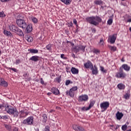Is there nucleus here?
<instances>
[{"mask_svg": "<svg viewBox=\"0 0 131 131\" xmlns=\"http://www.w3.org/2000/svg\"><path fill=\"white\" fill-rule=\"evenodd\" d=\"M117 87L119 90H124L125 89V85L121 83L118 84Z\"/></svg>", "mask_w": 131, "mask_h": 131, "instance_id": "obj_22", "label": "nucleus"}, {"mask_svg": "<svg viewBox=\"0 0 131 131\" xmlns=\"http://www.w3.org/2000/svg\"><path fill=\"white\" fill-rule=\"evenodd\" d=\"M112 23H113V18H110L107 20L108 25H112Z\"/></svg>", "mask_w": 131, "mask_h": 131, "instance_id": "obj_36", "label": "nucleus"}, {"mask_svg": "<svg viewBox=\"0 0 131 131\" xmlns=\"http://www.w3.org/2000/svg\"><path fill=\"white\" fill-rule=\"evenodd\" d=\"M6 17V14L4 11L0 12V18H4Z\"/></svg>", "mask_w": 131, "mask_h": 131, "instance_id": "obj_38", "label": "nucleus"}, {"mask_svg": "<svg viewBox=\"0 0 131 131\" xmlns=\"http://www.w3.org/2000/svg\"><path fill=\"white\" fill-rule=\"evenodd\" d=\"M44 131H50V126H46Z\"/></svg>", "mask_w": 131, "mask_h": 131, "instance_id": "obj_46", "label": "nucleus"}, {"mask_svg": "<svg viewBox=\"0 0 131 131\" xmlns=\"http://www.w3.org/2000/svg\"><path fill=\"white\" fill-rule=\"evenodd\" d=\"M64 54H61L60 57L61 58V59H63V60H66V57H64Z\"/></svg>", "mask_w": 131, "mask_h": 131, "instance_id": "obj_53", "label": "nucleus"}, {"mask_svg": "<svg viewBox=\"0 0 131 131\" xmlns=\"http://www.w3.org/2000/svg\"><path fill=\"white\" fill-rule=\"evenodd\" d=\"M120 68H122V70L125 71H129L130 70V67L128 66L127 64H123Z\"/></svg>", "mask_w": 131, "mask_h": 131, "instance_id": "obj_13", "label": "nucleus"}, {"mask_svg": "<svg viewBox=\"0 0 131 131\" xmlns=\"http://www.w3.org/2000/svg\"><path fill=\"white\" fill-rule=\"evenodd\" d=\"M13 32H15V33H23V32L22 30L18 28H13Z\"/></svg>", "mask_w": 131, "mask_h": 131, "instance_id": "obj_19", "label": "nucleus"}, {"mask_svg": "<svg viewBox=\"0 0 131 131\" xmlns=\"http://www.w3.org/2000/svg\"><path fill=\"white\" fill-rule=\"evenodd\" d=\"M9 69L10 70H12V71H14V72H18V70H17L16 69H15L14 68H10Z\"/></svg>", "mask_w": 131, "mask_h": 131, "instance_id": "obj_47", "label": "nucleus"}, {"mask_svg": "<svg viewBox=\"0 0 131 131\" xmlns=\"http://www.w3.org/2000/svg\"><path fill=\"white\" fill-rule=\"evenodd\" d=\"M23 76H24V77H25L26 79H27V73H26L25 74H24Z\"/></svg>", "mask_w": 131, "mask_h": 131, "instance_id": "obj_58", "label": "nucleus"}, {"mask_svg": "<svg viewBox=\"0 0 131 131\" xmlns=\"http://www.w3.org/2000/svg\"><path fill=\"white\" fill-rule=\"evenodd\" d=\"M52 46L51 44H48V45L46 46V50L49 51V52H52Z\"/></svg>", "mask_w": 131, "mask_h": 131, "instance_id": "obj_29", "label": "nucleus"}, {"mask_svg": "<svg viewBox=\"0 0 131 131\" xmlns=\"http://www.w3.org/2000/svg\"><path fill=\"white\" fill-rule=\"evenodd\" d=\"M39 60V57L37 56H33L30 58V61H33V62H37Z\"/></svg>", "mask_w": 131, "mask_h": 131, "instance_id": "obj_17", "label": "nucleus"}, {"mask_svg": "<svg viewBox=\"0 0 131 131\" xmlns=\"http://www.w3.org/2000/svg\"><path fill=\"white\" fill-rule=\"evenodd\" d=\"M27 80H28V81H29V80H31V78L29 77L27 79Z\"/></svg>", "mask_w": 131, "mask_h": 131, "instance_id": "obj_61", "label": "nucleus"}, {"mask_svg": "<svg viewBox=\"0 0 131 131\" xmlns=\"http://www.w3.org/2000/svg\"><path fill=\"white\" fill-rule=\"evenodd\" d=\"M4 33H8L7 31L4 30Z\"/></svg>", "mask_w": 131, "mask_h": 131, "instance_id": "obj_63", "label": "nucleus"}, {"mask_svg": "<svg viewBox=\"0 0 131 131\" xmlns=\"http://www.w3.org/2000/svg\"><path fill=\"white\" fill-rule=\"evenodd\" d=\"M89 100V96L87 95H84L82 96V101H84V102H86Z\"/></svg>", "mask_w": 131, "mask_h": 131, "instance_id": "obj_31", "label": "nucleus"}, {"mask_svg": "<svg viewBox=\"0 0 131 131\" xmlns=\"http://www.w3.org/2000/svg\"><path fill=\"white\" fill-rule=\"evenodd\" d=\"M18 35H19V36H24V34L23 33L18 34Z\"/></svg>", "mask_w": 131, "mask_h": 131, "instance_id": "obj_59", "label": "nucleus"}, {"mask_svg": "<svg viewBox=\"0 0 131 131\" xmlns=\"http://www.w3.org/2000/svg\"><path fill=\"white\" fill-rule=\"evenodd\" d=\"M123 116H124L123 113H120L119 112H117L116 114V117L118 120H120V119L122 118Z\"/></svg>", "mask_w": 131, "mask_h": 131, "instance_id": "obj_15", "label": "nucleus"}, {"mask_svg": "<svg viewBox=\"0 0 131 131\" xmlns=\"http://www.w3.org/2000/svg\"><path fill=\"white\" fill-rule=\"evenodd\" d=\"M47 95H48V96H51V95H52V93H51V92H48V93H47Z\"/></svg>", "mask_w": 131, "mask_h": 131, "instance_id": "obj_60", "label": "nucleus"}, {"mask_svg": "<svg viewBox=\"0 0 131 131\" xmlns=\"http://www.w3.org/2000/svg\"><path fill=\"white\" fill-rule=\"evenodd\" d=\"M71 82V81L70 80H67L66 82V85H69Z\"/></svg>", "mask_w": 131, "mask_h": 131, "instance_id": "obj_48", "label": "nucleus"}, {"mask_svg": "<svg viewBox=\"0 0 131 131\" xmlns=\"http://www.w3.org/2000/svg\"><path fill=\"white\" fill-rule=\"evenodd\" d=\"M115 77L123 79V78L126 77V74L124 73L122 68H121L119 69V71L116 73Z\"/></svg>", "mask_w": 131, "mask_h": 131, "instance_id": "obj_5", "label": "nucleus"}, {"mask_svg": "<svg viewBox=\"0 0 131 131\" xmlns=\"http://www.w3.org/2000/svg\"><path fill=\"white\" fill-rule=\"evenodd\" d=\"M2 119H4L5 120H7V119H9V116L7 115H5L2 116Z\"/></svg>", "mask_w": 131, "mask_h": 131, "instance_id": "obj_45", "label": "nucleus"}, {"mask_svg": "<svg viewBox=\"0 0 131 131\" xmlns=\"http://www.w3.org/2000/svg\"><path fill=\"white\" fill-rule=\"evenodd\" d=\"M73 128L74 129V130L82 131V127L79 126V125H74L73 126Z\"/></svg>", "mask_w": 131, "mask_h": 131, "instance_id": "obj_14", "label": "nucleus"}, {"mask_svg": "<svg viewBox=\"0 0 131 131\" xmlns=\"http://www.w3.org/2000/svg\"><path fill=\"white\" fill-rule=\"evenodd\" d=\"M18 114H19L20 118H26L28 116V114H29V112L26 109H23L19 111Z\"/></svg>", "mask_w": 131, "mask_h": 131, "instance_id": "obj_8", "label": "nucleus"}, {"mask_svg": "<svg viewBox=\"0 0 131 131\" xmlns=\"http://www.w3.org/2000/svg\"><path fill=\"white\" fill-rule=\"evenodd\" d=\"M73 52H74V53H76V54L77 53H78V52L79 51V48H78V47H75L74 48H73Z\"/></svg>", "mask_w": 131, "mask_h": 131, "instance_id": "obj_34", "label": "nucleus"}, {"mask_svg": "<svg viewBox=\"0 0 131 131\" xmlns=\"http://www.w3.org/2000/svg\"><path fill=\"white\" fill-rule=\"evenodd\" d=\"M55 81H57V82H58V83H60L61 82V80H62V77L61 76L56 77L54 79Z\"/></svg>", "mask_w": 131, "mask_h": 131, "instance_id": "obj_33", "label": "nucleus"}, {"mask_svg": "<svg viewBox=\"0 0 131 131\" xmlns=\"http://www.w3.org/2000/svg\"><path fill=\"white\" fill-rule=\"evenodd\" d=\"M26 39L28 42H32L33 41V38L29 35L26 36Z\"/></svg>", "mask_w": 131, "mask_h": 131, "instance_id": "obj_21", "label": "nucleus"}, {"mask_svg": "<svg viewBox=\"0 0 131 131\" xmlns=\"http://www.w3.org/2000/svg\"><path fill=\"white\" fill-rule=\"evenodd\" d=\"M78 89L77 86H73L70 89L69 91H67L66 92V94L67 96H70L71 98H73L74 95H75V92L77 91Z\"/></svg>", "mask_w": 131, "mask_h": 131, "instance_id": "obj_4", "label": "nucleus"}, {"mask_svg": "<svg viewBox=\"0 0 131 131\" xmlns=\"http://www.w3.org/2000/svg\"><path fill=\"white\" fill-rule=\"evenodd\" d=\"M42 117L43 118L42 122L46 123V122H47V120H48V116H47V114H44L42 115Z\"/></svg>", "mask_w": 131, "mask_h": 131, "instance_id": "obj_28", "label": "nucleus"}, {"mask_svg": "<svg viewBox=\"0 0 131 131\" xmlns=\"http://www.w3.org/2000/svg\"><path fill=\"white\" fill-rule=\"evenodd\" d=\"M100 71L103 73H107V70L104 69V67H100Z\"/></svg>", "mask_w": 131, "mask_h": 131, "instance_id": "obj_41", "label": "nucleus"}, {"mask_svg": "<svg viewBox=\"0 0 131 131\" xmlns=\"http://www.w3.org/2000/svg\"><path fill=\"white\" fill-rule=\"evenodd\" d=\"M105 40H104V38H101L100 39V41L98 43L99 47H104V42Z\"/></svg>", "mask_w": 131, "mask_h": 131, "instance_id": "obj_24", "label": "nucleus"}, {"mask_svg": "<svg viewBox=\"0 0 131 131\" xmlns=\"http://www.w3.org/2000/svg\"><path fill=\"white\" fill-rule=\"evenodd\" d=\"M86 20L89 23L95 26L99 25V23H102V18L98 16L87 17L86 18Z\"/></svg>", "mask_w": 131, "mask_h": 131, "instance_id": "obj_1", "label": "nucleus"}, {"mask_svg": "<svg viewBox=\"0 0 131 131\" xmlns=\"http://www.w3.org/2000/svg\"><path fill=\"white\" fill-rule=\"evenodd\" d=\"M2 3H5V2H9V1L10 0H1Z\"/></svg>", "mask_w": 131, "mask_h": 131, "instance_id": "obj_57", "label": "nucleus"}, {"mask_svg": "<svg viewBox=\"0 0 131 131\" xmlns=\"http://www.w3.org/2000/svg\"><path fill=\"white\" fill-rule=\"evenodd\" d=\"M93 53H94V54H96V55H99V54L101 53V51L99 49H94L93 50Z\"/></svg>", "mask_w": 131, "mask_h": 131, "instance_id": "obj_32", "label": "nucleus"}, {"mask_svg": "<svg viewBox=\"0 0 131 131\" xmlns=\"http://www.w3.org/2000/svg\"><path fill=\"white\" fill-rule=\"evenodd\" d=\"M67 25H68V27H72L73 26V23L72 21H70V23H68Z\"/></svg>", "mask_w": 131, "mask_h": 131, "instance_id": "obj_43", "label": "nucleus"}, {"mask_svg": "<svg viewBox=\"0 0 131 131\" xmlns=\"http://www.w3.org/2000/svg\"><path fill=\"white\" fill-rule=\"evenodd\" d=\"M60 2L64 4V5H70V4H71L72 0H60Z\"/></svg>", "mask_w": 131, "mask_h": 131, "instance_id": "obj_26", "label": "nucleus"}, {"mask_svg": "<svg viewBox=\"0 0 131 131\" xmlns=\"http://www.w3.org/2000/svg\"><path fill=\"white\" fill-rule=\"evenodd\" d=\"M95 103H96V101H95V100H93V101H91L89 107H87L85 108L86 111H88V110H90V109H91V108L94 107V105H95Z\"/></svg>", "mask_w": 131, "mask_h": 131, "instance_id": "obj_16", "label": "nucleus"}, {"mask_svg": "<svg viewBox=\"0 0 131 131\" xmlns=\"http://www.w3.org/2000/svg\"><path fill=\"white\" fill-rule=\"evenodd\" d=\"M79 102H82V95H81L78 98Z\"/></svg>", "mask_w": 131, "mask_h": 131, "instance_id": "obj_49", "label": "nucleus"}, {"mask_svg": "<svg viewBox=\"0 0 131 131\" xmlns=\"http://www.w3.org/2000/svg\"><path fill=\"white\" fill-rule=\"evenodd\" d=\"M84 66L86 69H91L94 67V64H93L92 61L88 60L86 63L84 64Z\"/></svg>", "mask_w": 131, "mask_h": 131, "instance_id": "obj_11", "label": "nucleus"}, {"mask_svg": "<svg viewBox=\"0 0 131 131\" xmlns=\"http://www.w3.org/2000/svg\"><path fill=\"white\" fill-rule=\"evenodd\" d=\"M92 31L93 33H95V32H96V29L95 28L92 29Z\"/></svg>", "mask_w": 131, "mask_h": 131, "instance_id": "obj_56", "label": "nucleus"}, {"mask_svg": "<svg viewBox=\"0 0 131 131\" xmlns=\"http://www.w3.org/2000/svg\"><path fill=\"white\" fill-rule=\"evenodd\" d=\"M73 21V24H75V25H77V20H76V19H74Z\"/></svg>", "mask_w": 131, "mask_h": 131, "instance_id": "obj_52", "label": "nucleus"}, {"mask_svg": "<svg viewBox=\"0 0 131 131\" xmlns=\"http://www.w3.org/2000/svg\"><path fill=\"white\" fill-rule=\"evenodd\" d=\"M122 130L125 131L126 129H127V125L126 124L123 125L122 126Z\"/></svg>", "mask_w": 131, "mask_h": 131, "instance_id": "obj_42", "label": "nucleus"}, {"mask_svg": "<svg viewBox=\"0 0 131 131\" xmlns=\"http://www.w3.org/2000/svg\"><path fill=\"white\" fill-rule=\"evenodd\" d=\"M100 106L101 109V112H105L109 108L110 103L108 101H104L100 103Z\"/></svg>", "mask_w": 131, "mask_h": 131, "instance_id": "obj_7", "label": "nucleus"}, {"mask_svg": "<svg viewBox=\"0 0 131 131\" xmlns=\"http://www.w3.org/2000/svg\"><path fill=\"white\" fill-rule=\"evenodd\" d=\"M16 23L17 25L19 26V27H20L23 29H25V28L27 27V24H26L24 19H16Z\"/></svg>", "mask_w": 131, "mask_h": 131, "instance_id": "obj_6", "label": "nucleus"}, {"mask_svg": "<svg viewBox=\"0 0 131 131\" xmlns=\"http://www.w3.org/2000/svg\"><path fill=\"white\" fill-rule=\"evenodd\" d=\"M67 43H70L72 47H74V43H72L71 41H68Z\"/></svg>", "mask_w": 131, "mask_h": 131, "instance_id": "obj_51", "label": "nucleus"}, {"mask_svg": "<svg viewBox=\"0 0 131 131\" xmlns=\"http://www.w3.org/2000/svg\"><path fill=\"white\" fill-rule=\"evenodd\" d=\"M116 38H117V34H114L113 35L110 36L108 37V41H109L112 45L113 43H115Z\"/></svg>", "mask_w": 131, "mask_h": 131, "instance_id": "obj_9", "label": "nucleus"}, {"mask_svg": "<svg viewBox=\"0 0 131 131\" xmlns=\"http://www.w3.org/2000/svg\"><path fill=\"white\" fill-rule=\"evenodd\" d=\"M129 97H130V94H129V93H126L125 95H124V98L126 100L128 99V98H129Z\"/></svg>", "mask_w": 131, "mask_h": 131, "instance_id": "obj_37", "label": "nucleus"}, {"mask_svg": "<svg viewBox=\"0 0 131 131\" xmlns=\"http://www.w3.org/2000/svg\"><path fill=\"white\" fill-rule=\"evenodd\" d=\"M108 48L111 51H112L113 52L116 51V50H117V48L115 46H112L111 45H108Z\"/></svg>", "mask_w": 131, "mask_h": 131, "instance_id": "obj_27", "label": "nucleus"}, {"mask_svg": "<svg viewBox=\"0 0 131 131\" xmlns=\"http://www.w3.org/2000/svg\"><path fill=\"white\" fill-rule=\"evenodd\" d=\"M4 34L7 37H13V34L12 33H4Z\"/></svg>", "mask_w": 131, "mask_h": 131, "instance_id": "obj_40", "label": "nucleus"}, {"mask_svg": "<svg viewBox=\"0 0 131 131\" xmlns=\"http://www.w3.org/2000/svg\"><path fill=\"white\" fill-rule=\"evenodd\" d=\"M6 106V103H3L2 105H0L1 109H3Z\"/></svg>", "mask_w": 131, "mask_h": 131, "instance_id": "obj_50", "label": "nucleus"}, {"mask_svg": "<svg viewBox=\"0 0 131 131\" xmlns=\"http://www.w3.org/2000/svg\"><path fill=\"white\" fill-rule=\"evenodd\" d=\"M0 86H8V82L5 81V80L1 79V81H0Z\"/></svg>", "mask_w": 131, "mask_h": 131, "instance_id": "obj_20", "label": "nucleus"}, {"mask_svg": "<svg viewBox=\"0 0 131 131\" xmlns=\"http://www.w3.org/2000/svg\"><path fill=\"white\" fill-rule=\"evenodd\" d=\"M28 52H30L31 54H37L38 53V50L37 49H28Z\"/></svg>", "mask_w": 131, "mask_h": 131, "instance_id": "obj_25", "label": "nucleus"}, {"mask_svg": "<svg viewBox=\"0 0 131 131\" xmlns=\"http://www.w3.org/2000/svg\"><path fill=\"white\" fill-rule=\"evenodd\" d=\"M127 22H129V23H130V22H131V18L128 19L127 20Z\"/></svg>", "mask_w": 131, "mask_h": 131, "instance_id": "obj_62", "label": "nucleus"}, {"mask_svg": "<svg viewBox=\"0 0 131 131\" xmlns=\"http://www.w3.org/2000/svg\"><path fill=\"white\" fill-rule=\"evenodd\" d=\"M32 25H28L26 28V31L28 33H30L33 30Z\"/></svg>", "mask_w": 131, "mask_h": 131, "instance_id": "obj_18", "label": "nucleus"}, {"mask_svg": "<svg viewBox=\"0 0 131 131\" xmlns=\"http://www.w3.org/2000/svg\"><path fill=\"white\" fill-rule=\"evenodd\" d=\"M34 119L33 116H31L24 120L21 123L24 124V125H32V124H33Z\"/></svg>", "mask_w": 131, "mask_h": 131, "instance_id": "obj_3", "label": "nucleus"}, {"mask_svg": "<svg viewBox=\"0 0 131 131\" xmlns=\"http://www.w3.org/2000/svg\"><path fill=\"white\" fill-rule=\"evenodd\" d=\"M20 63H21V60H20V59H16L15 62L16 65H18V64H20Z\"/></svg>", "mask_w": 131, "mask_h": 131, "instance_id": "obj_44", "label": "nucleus"}, {"mask_svg": "<svg viewBox=\"0 0 131 131\" xmlns=\"http://www.w3.org/2000/svg\"><path fill=\"white\" fill-rule=\"evenodd\" d=\"M71 71L73 74H78V69H77L75 68H72Z\"/></svg>", "mask_w": 131, "mask_h": 131, "instance_id": "obj_23", "label": "nucleus"}, {"mask_svg": "<svg viewBox=\"0 0 131 131\" xmlns=\"http://www.w3.org/2000/svg\"><path fill=\"white\" fill-rule=\"evenodd\" d=\"M5 111L7 112L8 110H9L10 108V106H9V104L5 103V106H4Z\"/></svg>", "mask_w": 131, "mask_h": 131, "instance_id": "obj_39", "label": "nucleus"}, {"mask_svg": "<svg viewBox=\"0 0 131 131\" xmlns=\"http://www.w3.org/2000/svg\"><path fill=\"white\" fill-rule=\"evenodd\" d=\"M12 130L13 131H18V128L14 127Z\"/></svg>", "mask_w": 131, "mask_h": 131, "instance_id": "obj_55", "label": "nucleus"}, {"mask_svg": "<svg viewBox=\"0 0 131 131\" xmlns=\"http://www.w3.org/2000/svg\"><path fill=\"white\" fill-rule=\"evenodd\" d=\"M95 5H102L103 4V1L102 0H95L94 1Z\"/></svg>", "mask_w": 131, "mask_h": 131, "instance_id": "obj_30", "label": "nucleus"}, {"mask_svg": "<svg viewBox=\"0 0 131 131\" xmlns=\"http://www.w3.org/2000/svg\"><path fill=\"white\" fill-rule=\"evenodd\" d=\"M118 129V126H116V128H115V129Z\"/></svg>", "mask_w": 131, "mask_h": 131, "instance_id": "obj_64", "label": "nucleus"}, {"mask_svg": "<svg viewBox=\"0 0 131 131\" xmlns=\"http://www.w3.org/2000/svg\"><path fill=\"white\" fill-rule=\"evenodd\" d=\"M40 83L41 84H45V82L43 81L42 78H40Z\"/></svg>", "mask_w": 131, "mask_h": 131, "instance_id": "obj_54", "label": "nucleus"}, {"mask_svg": "<svg viewBox=\"0 0 131 131\" xmlns=\"http://www.w3.org/2000/svg\"><path fill=\"white\" fill-rule=\"evenodd\" d=\"M7 113L10 114V115H13L14 117H18L19 115V112L17 110V108L10 106L9 109L8 110Z\"/></svg>", "mask_w": 131, "mask_h": 131, "instance_id": "obj_2", "label": "nucleus"}, {"mask_svg": "<svg viewBox=\"0 0 131 131\" xmlns=\"http://www.w3.org/2000/svg\"><path fill=\"white\" fill-rule=\"evenodd\" d=\"M91 70H92V74H93V75H97L98 73H99L98 67H97V66L96 65H94V67H92V68H91Z\"/></svg>", "mask_w": 131, "mask_h": 131, "instance_id": "obj_12", "label": "nucleus"}, {"mask_svg": "<svg viewBox=\"0 0 131 131\" xmlns=\"http://www.w3.org/2000/svg\"><path fill=\"white\" fill-rule=\"evenodd\" d=\"M32 22H33V23H34V24H36V23H37V22H38L37 18H36L35 17H32Z\"/></svg>", "mask_w": 131, "mask_h": 131, "instance_id": "obj_35", "label": "nucleus"}, {"mask_svg": "<svg viewBox=\"0 0 131 131\" xmlns=\"http://www.w3.org/2000/svg\"><path fill=\"white\" fill-rule=\"evenodd\" d=\"M51 92H52V94L55 95V96H60V91L56 87H52Z\"/></svg>", "mask_w": 131, "mask_h": 131, "instance_id": "obj_10", "label": "nucleus"}]
</instances>
